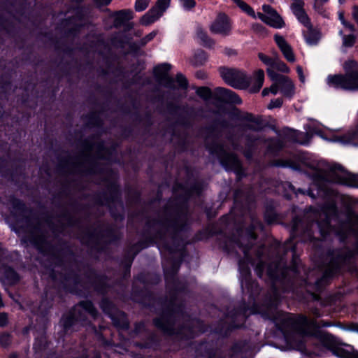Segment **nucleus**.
<instances>
[{
  "mask_svg": "<svg viewBox=\"0 0 358 358\" xmlns=\"http://www.w3.org/2000/svg\"><path fill=\"white\" fill-rule=\"evenodd\" d=\"M345 75L329 76L327 83L335 88L358 90V63L350 59L343 64Z\"/></svg>",
  "mask_w": 358,
  "mask_h": 358,
  "instance_id": "nucleus-2",
  "label": "nucleus"
},
{
  "mask_svg": "<svg viewBox=\"0 0 358 358\" xmlns=\"http://www.w3.org/2000/svg\"><path fill=\"white\" fill-rule=\"evenodd\" d=\"M271 69L273 71L275 69L285 73H289L290 72V69L288 66L278 57L275 58Z\"/></svg>",
  "mask_w": 358,
  "mask_h": 358,
  "instance_id": "nucleus-25",
  "label": "nucleus"
},
{
  "mask_svg": "<svg viewBox=\"0 0 358 358\" xmlns=\"http://www.w3.org/2000/svg\"><path fill=\"white\" fill-rule=\"evenodd\" d=\"M298 322L301 325V331L305 334H307L308 332L307 331L306 329L309 327L310 325H313L312 322H310L307 317L304 316H301L298 319Z\"/></svg>",
  "mask_w": 358,
  "mask_h": 358,
  "instance_id": "nucleus-28",
  "label": "nucleus"
},
{
  "mask_svg": "<svg viewBox=\"0 0 358 358\" xmlns=\"http://www.w3.org/2000/svg\"><path fill=\"white\" fill-rule=\"evenodd\" d=\"M303 26L307 29V30L303 32L306 43L310 45H316L320 38V32L313 28L310 20L309 25L303 24Z\"/></svg>",
  "mask_w": 358,
  "mask_h": 358,
  "instance_id": "nucleus-19",
  "label": "nucleus"
},
{
  "mask_svg": "<svg viewBox=\"0 0 358 358\" xmlns=\"http://www.w3.org/2000/svg\"><path fill=\"white\" fill-rule=\"evenodd\" d=\"M11 343V336L8 333H3L0 335V345L6 348Z\"/></svg>",
  "mask_w": 358,
  "mask_h": 358,
  "instance_id": "nucleus-30",
  "label": "nucleus"
},
{
  "mask_svg": "<svg viewBox=\"0 0 358 358\" xmlns=\"http://www.w3.org/2000/svg\"><path fill=\"white\" fill-rule=\"evenodd\" d=\"M233 1L242 10V11L245 12L254 19L257 18V14L255 13L254 10L248 3L242 0H233Z\"/></svg>",
  "mask_w": 358,
  "mask_h": 358,
  "instance_id": "nucleus-24",
  "label": "nucleus"
},
{
  "mask_svg": "<svg viewBox=\"0 0 358 358\" xmlns=\"http://www.w3.org/2000/svg\"><path fill=\"white\" fill-rule=\"evenodd\" d=\"M262 10L264 13H258L257 15V17L262 22L276 29L282 28L284 26L282 19L271 6L263 5Z\"/></svg>",
  "mask_w": 358,
  "mask_h": 358,
  "instance_id": "nucleus-7",
  "label": "nucleus"
},
{
  "mask_svg": "<svg viewBox=\"0 0 358 358\" xmlns=\"http://www.w3.org/2000/svg\"><path fill=\"white\" fill-rule=\"evenodd\" d=\"M215 94L218 99L224 102L236 104L241 102V99L236 94L228 89L217 87L215 90Z\"/></svg>",
  "mask_w": 358,
  "mask_h": 358,
  "instance_id": "nucleus-17",
  "label": "nucleus"
},
{
  "mask_svg": "<svg viewBox=\"0 0 358 358\" xmlns=\"http://www.w3.org/2000/svg\"><path fill=\"white\" fill-rule=\"evenodd\" d=\"M0 275L3 282L8 285H14L20 280L18 274L10 267H3Z\"/></svg>",
  "mask_w": 358,
  "mask_h": 358,
  "instance_id": "nucleus-18",
  "label": "nucleus"
},
{
  "mask_svg": "<svg viewBox=\"0 0 358 358\" xmlns=\"http://www.w3.org/2000/svg\"><path fill=\"white\" fill-rule=\"evenodd\" d=\"M291 9L294 15L302 24L309 25V17L304 10L303 0H290Z\"/></svg>",
  "mask_w": 358,
  "mask_h": 358,
  "instance_id": "nucleus-15",
  "label": "nucleus"
},
{
  "mask_svg": "<svg viewBox=\"0 0 358 358\" xmlns=\"http://www.w3.org/2000/svg\"><path fill=\"white\" fill-rule=\"evenodd\" d=\"M150 0H136L135 3V10L138 12L143 11L148 6Z\"/></svg>",
  "mask_w": 358,
  "mask_h": 358,
  "instance_id": "nucleus-31",
  "label": "nucleus"
},
{
  "mask_svg": "<svg viewBox=\"0 0 358 358\" xmlns=\"http://www.w3.org/2000/svg\"><path fill=\"white\" fill-rule=\"evenodd\" d=\"M156 35H157V31H152L151 33L148 34L142 39V44H143V45L146 44L147 43H148L149 41L152 40L155 37Z\"/></svg>",
  "mask_w": 358,
  "mask_h": 358,
  "instance_id": "nucleus-36",
  "label": "nucleus"
},
{
  "mask_svg": "<svg viewBox=\"0 0 358 358\" xmlns=\"http://www.w3.org/2000/svg\"><path fill=\"white\" fill-rule=\"evenodd\" d=\"M37 342H38V341H36V342L34 343V348L35 349H37V348H38V349L39 350V349H41V348H40V347H38V343H37Z\"/></svg>",
  "mask_w": 358,
  "mask_h": 358,
  "instance_id": "nucleus-49",
  "label": "nucleus"
},
{
  "mask_svg": "<svg viewBox=\"0 0 358 358\" xmlns=\"http://www.w3.org/2000/svg\"><path fill=\"white\" fill-rule=\"evenodd\" d=\"M170 0H157L155 7L151 8L141 19L143 25L148 26L158 20L169 5Z\"/></svg>",
  "mask_w": 358,
  "mask_h": 358,
  "instance_id": "nucleus-8",
  "label": "nucleus"
},
{
  "mask_svg": "<svg viewBox=\"0 0 358 358\" xmlns=\"http://www.w3.org/2000/svg\"><path fill=\"white\" fill-rule=\"evenodd\" d=\"M282 105V99L277 98L273 100H271L270 103L268 105L267 108L270 110L275 108H280Z\"/></svg>",
  "mask_w": 358,
  "mask_h": 358,
  "instance_id": "nucleus-34",
  "label": "nucleus"
},
{
  "mask_svg": "<svg viewBox=\"0 0 358 358\" xmlns=\"http://www.w3.org/2000/svg\"><path fill=\"white\" fill-rule=\"evenodd\" d=\"M339 20L343 25H345L346 21L345 20L344 15L342 13H339Z\"/></svg>",
  "mask_w": 358,
  "mask_h": 358,
  "instance_id": "nucleus-46",
  "label": "nucleus"
},
{
  "mask_svg": "<svg viewBox=\"0 0 358 358\" xmlns=\"http://www.w3.org/2000/svg\"><path fill=\"white\" fill-rule=\"evenodd\" d=\"M13 205L15 208L20 210H22L24 208V204L19 200H15L13 201Z\"/></svg>",
  "mask_w": 358,
  "mask_h": 358,
  "instance_id": "nucleus-43",
  "label": "nucleus"
},
{
  "mask_svg": "<svg viewBox=\"0 0 358 358\" xmlns=\"http://www.w3.org/2000/svg\"><path fill=\"white\" fill-rule=\"evenodd\" d=\"M352 16L355 20L358 23V6H355L352 8Z\"/></svg>",
  "mask_w": 358,
  "mask_h": 358,
  "instance_id": "nucleus-42",
  "label": "nucleus"
},
{
  "mask_svg": "<svg viewBox=\"0 0 358 358\" xmlns=\"http://www.w3.org/2000/svg\"><path fill=\"white\" fill-rule=\"evenodd\" d=\"M29 241L38 248L43 246L45 241V236L43 234L40 233L39 226L34 227L31 230L29 236Z\"/></svg>",
  "mask_w": 358,
  "mask_h": 358,
  "instance_id": "nucleus-20",
  "label": "nucleus"
},
{
  "mask_svg": "<svg viewBox=\"0 0 358 358\" xmlns=\"http://www.w3.org/2000/svg\"><path fill=\"white\" fill-rule=\"evenodd\" d=\"M330 182L339 183L348 186H352L354 178L352 176L346 172L341 166H334L331 169Z\"/></svg>",
  "mask_w": 358,
  "mask_h": 358,
  "instance_id": "nucleus-9",
  "label": "nucleus"
},
{
  "mask_svg": "<svg viewBox=\"0 0 358 358\" xmlns=\"http://www.w3.org/2000/svg\"><path fill=\"white\" fill-rule=\"evenodd\" d=\"M344 27L348 29L349 30L350 32H353L354 31V27L352 24L348 23L346 22V24L345 25H344Z\"/></svg>",
  "mask_w": 358,
  "mask_h": 358,
  "instance_id": "nucleus-45",
  "label": "nucleus"
},
{
  "mask_svg": "<svg viewBox=\"0 0 358 358\" xmlns=\"http://www.w3.org/2000/svg\"><path fill=\"white\" fill-rule=\"evenodd\" d=\"M195 5L196 2L194 0H180V7H182L186 10L192 9Z\"/></svg>",
  "mask_w": 358,
  "mask_h": 358,
  "instance_id": "nucleus-33",
  "label": "nucleus"
},
{
  "mask_svg": "<svg viewBox=\"0 0 358 358\" xmlns=\"http://www.w3.org/2000/svg\"><path fill=\"white\" fill-rule=\"evenodd\" d=\"M8 322V314L6 313H0V327L7 325Z\"/></svg>",
  "mask_w": 358,
  "mask_h": 358,
  "instance_id": "nucleus-35",
  "label": "nucleus"
},
{
  "mask_svg": "<svg viewBox=\"0 0 358 358\" xmlns=\"http://www.w3.org/2000/svg\"><path fill=\"white\" fill-rule=\"evenodd\" d=\"M169 64H162L155 67L154 74L159 85L168 88H171L174 85V81L169 74Z\"/></svg>",
  "mask_w": 358,
  "mask_h": 358,
  "instance_id": "nucleus-10",
  "label": "nucleus"
},
{
  "mask_svg": "<svg viewBox=\"0 0 358 358\" xmlns=\"http://www.w3.org/2000/svg\"><path fill=\"white\" fill-rule=\"evenodd\" d=\"M258 57L266 66H267L266 71L268 69L273 70L271 67L273 64L275 58H271L262 52H259L258 54Z\"/></svg>",
  "mask_w": 358,
  "mask_h": 358,
  "instance_id": "nucleus-26",
  "label": "nucleus"
},
{
  "mask_svg": "<svg viewBox=\"0 0 358 358\" xmlns=\"http://www.w3.org/2000/svg\"><path fill=\"white\" fill-rule=\"evenodd\" d=\"M321 3H315L314 9L320 15H322L325 17L327 16L324 8L320 5Z\"/></svg>",
  "mask_w": 358,
  "mask_h": 358,
  "instance_id": "nucleus-37",
  "label": "nucleus"
},
{
  "mask_svg": "<svg viewBox=\"0 0 358 358\" xmlns=\"http://www.w3.org/2000/svg\"><path fill=\"white\" fill-rule=\"evenodd\" d=\"M133 18V13L130 10H122L114 15L113 24L115 27H119L126 21Z\"/></svg>",
  "mask_w": 358,
  "mask_h": 358,
  "instance_id": "nucleus-21",
  "label": "nucleus"
},
{
  "mask_svg": "<svg viewBox=\"0 0 358 358\" xmlns=\"http://www.w3.org/2000/svg\"><path fill=\"white\" fill-rule=\"evenodd\" d=\"M274 41L285 59L288 62L294 63L296 61L295 55L292 48L287 43L285 38L279 34H275L274 35Z\"/></svg>",
  "mask_w": 358,
  "mask_h": 358,
  "instance_id": "nucleus-12",
  "label": "nucleus"
},
{
  "mask_svg": "<svg viewBox=\"0 0 358 358\" xmlns=\"http://www.w3.org/2000/svg\"><path fill=\"white\" fill-rule=\"evenodd\" d=\"M343 358H354V357L351 355H343Z\"/></svg>",
  "mask_w": 358,
  "mask_h": 358,
  "instance_id": "nucleus-48",
  "label": "nucleus"
},
{
  "mask_svg": "<svg viewBox=\"0 0 358 358\" xmlns=\"http://www.w3.org/2000/svg\"><path fill=\"white\" fill-rule=\"evenodd\" d=\"M210 152L217 154L224 166H229L230 168H238L240 165L237 157L233 154L227 153L223 147L218 146L215 150H210Z\"/></svg>",
  "mask_w": 358,
  "mask_h": 358,
  "instance_id": "nucleus-13",
  "label": "nucleus"
},
{
  "mask_svg": "<svg viewBox=\"0 0 358 358\" xmlns=\"http://www.w3.org/2000/svg\"><path fill=\"white\" fill-rule=\"evenodd\" d=\"M171 243L164 244L165 259L163 262L166 288L170 298V303L174 305L178 296V269L177 259L179 244L176 236L171 237Z\"/></svg>",
  "mask_w": 358,
  "mask_h": 358,
  "instance_id": "nucleus-1",
  "label": "nucleus"
},
{
  "mask_svg": "<svg viewBox=\"0 0 358 358\" xmlns=\"http://www.w3.org/2000/svg\"><path fill=\"white\" fill-rule=\"evenodd\" d=\"M196 38L202 45L207 48H212L215 44L213 40L209 38L206 32L201 29H197Z\"/></svg>",
  "mask_w": 358,
  "mask_h": 358,
  "instance_id": "nucleus-23",
  "label": "nucleus"
},
{
  "mask_svg": "<svg viewBox=\"0 0 358 358\" xmlns=\"http://www.w3.org/2000/svg\"><path fill=\"white\" fill-rule=\"evenodd\" d=\"M215 94L218 99L224 102L236 104L241 102V99L236 94L228 89L217 87L215 90Z\"/></svg>",
  "mask_w": 358,
  "mask_h": 358,
  "instance_id": "nucleus-16",
  "label": "nucleus"
},
{
  "mask_svg": "<svg viewBox=\"0 0 358 358\" xmlns=\"http://www.w3.org/2000/svg\"><path fill=\"white\" fill-rule=\"evenodd\" d=\"M196 94L205 100L210 99L212 96V92L210 88L207 87H201L196 90Z\"/></svg>",
  "mask_w": 358,
  "mask_h": 358,
  "instance_id": "nucleus-27",
  "label": "nucleus"
},
{
  "mask_svg": "<svg viewBox=\"0 0 358 358\" xmlns=\"http://www.w3.org/2000/svg\"><path fill=\"white\" fill-rule=\"evenodd\" d=\"M112 152L113 151L108 149L103 143L98 140L85 141L82 150V155L87 161L92 159L110 160Z\"/></svg>",
  "mask_w": 358,
  "mask_h": 358,
  "instance_id": "nucleus-5",
  "label": "nucleus"
},
{
  "mask_svg": "<svg viewBox=\"0 0 358 358\" xmlns=\"http://www.w3.org/2000/svg\"><path fill=\"white\" fill-rule=\"evenodd\" d=\"M355 42V36L350 34L348 35H344L343 36V46L345 48H350L353 46Z\"/></svg>",
  "mask_w": 358,
  "mask_h": 358,
  "instance_id": "nucleus-29",
  "label": "nucleus"
},
{
  "mask_svg": "<svg viewBox=\"0 0 358 358\" xmlns=\"http://www.w3.org/2000/svg\"><path fill=\"white\" fill-rule=\"evenodd\" d=\"M339 34H340V35H342L343 34V31H340Z\"/></svg>",
  "mask_w": 358,
  "mask_h": 358,
  "instance_id": "nucleus-53",
  "label": "nucleus"
},
{
  "mask_svg": "<svg viewBox=\"0 0 358 358\" xmlns=\"http://www.w3.org/2000/svg\"><path fill=\"white\" fill-rule=\"evenodd\" d=\"M201 56H202V57H203V60H205V59H206L205 54L202 52V53H201Z\"/></svg>",
  "mask_w": 358,
  "mask_h": 358,
  "instance_id": "nucleus-52",
  "label": "nucleus"
},
{
  "mask_svg": "<svg viewBox=\"0 0 358 358\" xmlns=\"http://www.w3.org/2000/svg\"><path fill=\"white\" fill-rule=\"evenodd\" d=\"M296 72H297V74L299 77V80H301V82L304 83L305 76L303 75V69H302L301 66H296Z\"/></svg>",
  "mask_w": 358,
  "mask_h": 358,
  "instance_id": "nucleus-39",
  "label": "nucleus"
},
{
  "mask_svg": "<svg viewBox=\"0 0 358 358\" xmlns=\"http://www.w3.org/2000/svg\"><path fill=\"white\" fill-rule=\"evenodd\" d=\"M121 315H122V322H116L115 321H114V322L117 326L120 327L122 329H127L129 327V324L125 319L124 315L122 314Z\"/></svg>",
  "mask_w": 358,
  "mask_h": 358,
  "instance_id": "nucleus-38",
  "label": "nucleus"
},
{
  "mask_svg": "<svg viewBox=\"0 0 358 358\" xmlns=\"http://www.w3.org/2000/svg\"><path fill=\"white\" fill-rule=\"evenodd\" d=\"M180 331H182L180 330ZM180 336L182 335V332H180Z\"/></svg>",
  "mask_w": 358,
  "mask_h": 358,
  "instance_id": "nucleus-54",
  "label": "nucleus"
},
{
  "mask_svg": "<svg viewBox=\"0 0 358 358\" xmlns=\"http://www.w3.org/2000/svg\"><path fill=\"white\" fill-rule=\"evenodd\" d=\"M10 358H17V355H12Z\"/></svg>",
  "mask_w": 358,
  "mask_h": 358,
  "instance_id": "nucleus-51",
  "label": "nucleus"
},
{
  "mask_svg": "<svg viewBox=\"0 0 358 358\" xmlns=\"http://www.w3.org/2000/svg\"><path fill=\"white\" fill-rule=\"evenodd\" d=\"M220 74L227 84L236 89H246L251 82L244 71L238 69L222 67Z\"/></svg>",
  "mask_w": 358,
  "mask_h": 358,
  "instance_id": "nucleus-4",
  "label": "nucleus"
},
{
  "mask_svg": "<svg viewBox=\"0 0 358 358\" xmlns=\"http://www.w3.org/2000/svg\"><path fill=\"white\" fill-rule=\"evenodd\" d=\"M180 257L182 256V253L181 252L180 253Z\"/></svg>",
  "mask_w": 358,
  "mask_h": 358,
  "instance_id": "nucleus-55",
  "label": "nucleus"
},
{
  "mask_svg": "<svg viewBox=\"0 0 358 358\" xmlns=\"http://www.w3.org/2000/svg\"><path fill=\"white\" fill-rule=\"evenodd\" d=\"M144 329V324L143 323H138L136 324L135 327V332L136 334H138L141 332Z\"/></svg>",
  "mask_w": 358,
  "mask_h": 358,
  "instance_id": "nucleus-44",
  "label": "nucleus"
},
{
  "mask_svg": "<svg viewBox=\"0 0 358 358\" xmlns=\"http://www.w3.org/2000/svg\"><path fill=\"white\" fill-rule=\"evenodd\" d=\"M112 0H94V2L99 6H106L110 3Z\"/></svg>",
  "mask_w": 358,
  "mask_h": 358,
  "instance_id": "nucleus-41",
  "label": "nucleus"
},
{
  "mask_svg": "<svg viewBox=\"0 0 358 358\" xmlns=\"http://www.w3.org/2000/svg\"><path fill=\"white\" fill-rule=\"evenodd\" d=\"M328 0H315V3H326L327 2Z\"/></svg>",
  "mask_w": 358,
  "mask_h": 358,
  "instance_id": "nucleus-47",
  "label": "nucleus"
},
{
  "mask_svg": "<svg viewBox=\"0 0 358 358\" xmlns=\"http://www.w3.org/2000/svg\"><path fill=\"white\" fill-rule=\"evenodd\" d=\"M154 323L157 328L167 334L171 335L174 332V320L172 313H171L169 316L163 315L162 317L156 318L154 320Z\"/></svg>",
  "mask_w": 358,
  "mask_h": 358,
  "instance_id": "nucleus-14",
  "label": "nucleus"
},
{
  "mask_svg": "<svg viewBox=\"0 0 358 358\" xmlns=\"http://www.w3.org/2000/svg\"><path fill=\"white\" fill-rule=\"evenodd\" d=\"M267 74L274 83L269 88H264L262 96H265L270 93L276 94L279 91L284 96L291 99L295 94V87L292 80L287 76L278 74L271 69L267 71Z\"/></svg>",
  "mask_w": 358,
  "mask_h": 358,
  "instance_id": "nucleus-3",
  "label": "nucleus"
},
{
  "mask_svg": "<svg viewBox=\"0 0 358 358\" xmlns=\"http://www.w3.org/2000/svg\"><path fill=\"white\" fill-rule=\"evenodd\" d=\"M231 29L229 17L224 13H220L210 27V30L215 34L228 35Z\"/></svg>",
  "mask_w": 358,
  "mask_h": 358,
  "instance_id": "nucleus-11",
  "label": "nucleus"
},
{
  "mask_svg": "<svg viewBox=\"0 0 358 358\" xmlns=\"http://www.w3.org/2000/svg\"><path fill=\"white\" fill-rule=\"evenodd\" d=\"M295 141L300 144H307L310 141V137L308 134L301 132L298 134Z\"/></svg>",
  "mask_w": 358,
  "mask_h": 358,
  "instance_id": "nucleus-32",
  "label": "nucleus"
},
{
  "mask_svg": "<svg viewBox=\"0 0 358 358\" xmlns=\"http://www.w3.org/2000/svg\"><path fill=\"white\" fill-rule=\"evenodd\" d=\"M338 2L341 3V4H343L345 3V0H338Z\"/></svg>",
  "mask_w": 358,
  "mask_h": 358,
  "instance_id": "nucleus-50",
  "label": "nucleus"
},
{
  "mask_svg": "<svg viewBox=\"0 0 358 358\" xmlns=\"http://www.w3.org/2000/svg\"><path fill=\"white\" fill-rule=\"evenodd\" d=\"M180 91L182 90H185L187 87V79L182 75H180Z\"/></svg>",
  "mask_w": 358,
  "mask_h": 358,
  "instance_id": "nucleus-40",
  "label": "nucleus"
},
{
  "mask_svg": "<svg viewBox=\"0 0 358 358\" xmlns=\"http://www.w3.org/2000/svg\"><path fill=\"white\" fill-rule=\"evenodd\" d=\"M264 81V72L263 70H257L254 73L252 85L250 89L252 92H258L263 85Z\"/></svg>",
  "mask_w": 358,
  "mask_h": 358,
  "instance_id": "nucleus-22",
  "label": "nucleus"
},
{
  "mask_svg": "<svg viewBox=\"0 0 358 358\" xmlns=\"http://www.w3.org/2000/svg\"><path fill=\"white\" fill-rule=\"evenodd\" d=\"M83 310L88 313L93 317H95L97 315V311L91 301H81L71 311L69 315L64 320V327L66 329L70 327L76 321L85 322V315Z\"/></svg>",
  "mask_w": 358,
  "mask_h": 358,
  "instance_id": "nucleus-6",
  "label": "nucleus"
}]
</instances>
